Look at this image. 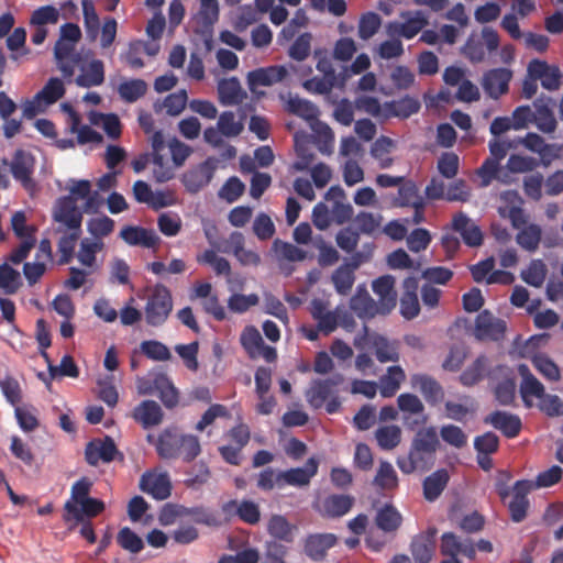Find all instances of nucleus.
Instances as JSON below:
<instances>
[{"mask_svg": "<svg viewBox=\"0 0 563 563\" xmlns=\"http://www.w3.org/2000/svg\"><path fill=\"white\" fill-rule=\"evenodd\" d=\"M104 509L103 501L89 497L80 505L76 507L75 512H68L63 515V519L65 522H69L74 520L75 522H82L85 518L96 517Z\"/></svg>", "mask_w": 563, "mask_h": 563, "instance_id": "39", "label": "nucleus"}, {"mask_svg": "<svg viewBox=\"0 0 563 563\" xmlns=\"http://www.w3.org/2000/svg\"><path fill=\"white\" fill-rule=\"evenodd\" d=\"M334 533H312L307 536L303 544L305 554L312 561L324 560L328 551L336 544Z\"/></svg>", "mask_w": 563, "mask_h": 563, "instance_id": "21", "label": "nucleus"}, {"mask_svg": "<svg viewBox=\"0 0 563 563\" xmlns=\"http://www.w3.org/2000/svg\"><path fill=\"white\" fill-rule=\"evenodd\" d=\"M147 91V84L140 78L122 81L118 87L120 98L128 102L133 103L142 98Z\"/></svg>", "mask_w": 563, "mask_h": 563, "instance_id": "46", "label": "nucleus"}, {"mask_svg": "<svg viewBox=\"0 0 563 563\" xmlns=\"http://www.w3.org/2000/svg\"><path fill=\"white\" fill-rule=\"evenodd\" d=\"M450 476L445 468H440L423 479V497L427 501H435L449 483Z\"/></svg>", "mask_w": 563, "mask_h": 563, "instance_id": "31", "label": "nucleus"}, {"mask_svg": "<svg viewBox=\"0 0 563 563\" xmlns=\"http://www.w3.org/2000/svg\"><path fill=\"white\" fill-rule=\"evenodd\" d=\"M185 433H179L176 428H166L158 435L156 452L164 460H176L180 456V449Z\"/></svg>", "mask_w": 563, "mask_h": 563, "instance_id": "20", "label": "nucleus"}, {"mask_svg": "<svg viewBox=\"0 0 563 563\" xmlns=\"http://www.w3.org/2000/svg\"><path fill=\"white\" fill-rule=\"evenodd\" d=\"M518 373L521 376L519 386L520 397L526 408L533 406V398L539 399L545 393L543 384L530 372L528 365L520 364Z\"/></svg>", "mask_w": 563, "mask_h": 563, "instance_id": "18", "label": "nucleus"}, {"mask_svg": "<svg viewBox=\"0 0 563 563\" xmlns=\"http://www.w3.org/2000/svg\"><path fill=\"white\" fill-rule=\"evenodd\" d=\"M272 251L274 252L277 262L279 263V267L284 269L282 264L283 261L288 262H301L307 257V253L299 249L298 246L284 242L279 239H276L272 244Z\"/></svg>", "mask_w": 563, "mask_h": 563, "instance_id": "40", "label": "nucleus"}, {"mask_svg": "<svg viewBox=\"0 0 563 563\" xmlns=\"http://www.w3.org/2000/svg\"><path fill=\"white\" fill-rule=\"evenodd\" d=\"M527 150L537 153L541 156L539 162L544 166H549L552 159L555 157L553 154V145L547 144L539 134L529 132L527 135L519 141Z\"/></svg>", "mask_w": 563, "mask_h": 563, "instance_id": "35", "label": "nucleus"}, {"mask_svg": "<svg viewBox=\"0 0 563 563\" xmlns=\"http://www.w3.org/2000/svg\"><path fill=\"white\" fill-rule=\"evenodd\" d=\"M102 247L103 242L100 240L82 239L77 253V260L81 265L92 267L96 263V254Z\"/></svg>", "mask_w": 563, "mask_h": 563, "instance_id": "58", "label": "nucleus"}, {"mask_svg": "<svg viewBox=\"0 0 563 563\" xmlns=\"http://www.w3.org/2000/svg\"><path fill=\"white\" fill-rule=\"evenodd\" d=\"M529 77L541 81V86L549 90H558L561 86L562 74L558 66L549 65L544 60L532 59L527 67Z\"/></svg>", "mask_w": 563, "mask_h": 563, "instance_id": "11", "label": "nucleus"}, {"mask_svg": "<svg viewBox=\"0 0 563 563\" xmlns=\"http://www.w3.org/2000/svg\"><path fill=\"white\" fill-rule=\"evenodd\" d=\"M9 166L13 179L20 183L26 191L33 194L37 188V184L33 178L35 168L34 156L26 151L18 150L15 151Z\"/></svg>", "mask_w": 563, "mask_h": 563, "instance_id": "5", "label": "nucleus"}, {"mask_svg": "<svg viewBox=\"0 0 563 563\" xmlns=\"http://www.w3.org/2000/svg\"><path fill=\"white\" fill-rule=\"evenodd\" d=\"M371 344L379 363H396L399 361V342L397 340H389L384 335L374 334L371 338Z\"/></svg>", "mask_w": 563, "mask_h": 563, "instance_id": "27", "label": "nucleus"}, {"mask_svg": "<svg viewBox=\"0 0 563 563\" xmlns=\"http://www.w3.org/2000/svg\"><path fill=\"white\" fill-rule=\"evenodd\" d=\"M383 221V216L380 213H374L368 211H360L353 218L354 229L360 232V234L365 235H374L376 231L380 228Z\"/></svg>", "mask_w": 563, "mask_h": 563, "instance_id": "45", "label": "nucleus"}, {"mask_svg": "<svg viewBox=\"0 0 563 563\" xmlns=\"http://www.w3.org/2000/svg\"><path fill=\"white\" fill-rule=\"evenodd\" d=\"M424 198L420 195L419 188L412 180L401 181L398 186L397 197L394 198L393 203L395 207H413L418 202L423 201Z\"/></svg>", "mask_w": 563, "mask_h": 563, "instance_id": "42", "label": "nucleus"}, {"mask_svg": "<svg viewBox=\"0 0 563 563\" xmlns=\"http://www.w3.org/2000/svg\"><path fill=\"white\" fill-rule=\"evenodd\" d=\"M188 100L187 91L185 89L169 93L163 101L156 100L153 104L154 111L159 113L163 109L172 117H176L183 112Z\"/></svg>", "mask_w": 563, "mask_h": 563, "instance_id": "37", "label": "nucleus"}, {"mask_svg": "<svg viewBox=\"0 0 563 563\" xmlns=\"http://www.w3.org/2000/svg\"><path fill=\"white\" fill-rule=\"evenodd\" d=\"M183 514L192 518L196 523L205 525L208 527L221 526L219 516L205 506H196L184 508Z\"/></svg>", "mask_w": 563, "mask_h": 563, "instance_id": "57", "label": "nucleus"}, {"mask_svg": "<svg viewBox=\"0 0 563 563\" xmlns=\"http://www.w3.org/2000/svg\"><path fill=\"white\" fill-rule=\"evenodd\" d=\"M411 385L413 388H418L426 401L432 406L439 404L443 399L444 391L442 386L429 375H412Z\"/></svg>", "mask_w": 563, "mask_h": 563, "instance_id": "25", "label": "nucleus"}, {"mask_svg": "<svg viewBox=\"0 0 563 563\" xmlns=\"http://www.w3.org/2000/svg\"><path fill=\"white\" fill-rule=\"evenodd\" d=\"M133 418L140 422L144 429L155 427L163 420V410L154 400H143L133 410Z\"/></svg>", "mask_w": 563, "mask_h": 563, "instance_id": "29", "label": "nucleus"}, {"mask_svg": "<svg viewBox=\"0 0 563 563\" xmlns=\"http://www.w3.org/2000/svg\"><path fill=\"white\" fill-rule=\"evenodd\" d=\"M547 265L542 260H532L526 269L520 273L521 279L529 286L539 288L543 285L547 277Z\"/></svg>", "mask_w": 563, "mask_h": 563, "instance_id": "48", "label": "nucleus"}, {"mask_svg": "<svg viewBox=\"0 0 563 563\" xmlns=\"http://www.w3.org/2000/svg\"><path fill=\"white\" fill-rule=\"evenodd\" d=\"M495 399L500 406H512L516 399V380L506 377L494 388Z\"/></svg>", "mask_w": 563, "mask_h": 563, "instance_id": "61", "label": "nucleus"}, {"mask_svg": "<svg viewBox=\"0 0 563 563\" xmlns=\"http://www.w3.org/2000/svg\"><path fill=\"white\" fill-rule=\"evenodd\" d=\"M117 455L122 454L118 451L114 440L106 435L103 439L90 441L85 449V457L89 465L97 466L99 462L110 463Z\"/></svg>", "mask_w": 563, "mask_h": 563, "instance_id": "10", "label": "nucleus"}, {"mask_svg": "<svg viewBox=\"0 0 563 563\" xmlns=\"http://www.w3.org/2000/svg\"><path fill=\"white\" fill-rule=\"evenodd\" d=\"M507 330L506 321L496 318L489 310H482L475 319L474 335L477 340L500 341Z\"/></svg>", "mask_w": 563, "mask_h": 563, "instance_id": "8", "label": "nucleus"}, {"mask_svg": "<svg viewBox=\"0 0 563 563\" xmlns=\"http://www.w3.org/2000/svg\"><path fill=\"white\" fill-rule=\"evenodd\" d=\"M406 379V373L399 365L387 367L386 373L379 378V393L384 398L393 397Z\"/></svg>", "mask_w": 563, "mask_h": 563, "instance_id": "33", "label": "nucleus"}, {"mask_svg": "<svg viewBox=\"0 0 563 563\" xmlns=\"http://www.w3.org/2000/svg\"><path fill=\"white\" fill-rule=\"evenodd\" d=\"M439 445L440 441L434 427L419 429L411 441L407 456H399L396 464L405 474H411L415 471L426 472L433 465Z\"/></svg>", "mask_w": 563, "mask_h": 563, "instance_id": "1", "label": "nucleus"}, {"mask_svg": "<svg viewBox=\"0 0 563 563\" xmlns=\"http://www.w3.org/2000/svg\"><path fill=\"white\" fill-rule=\"evenodd\" d=\"M452 229L457 232L463 242L471 247H476L483 243V233L477 224L464 212H459L453 217Z\"/></svg>", "mask_w": 563, "mask_h": 563, "instance_id": "23", "label": "nucleus"}, {"mask_svg": "<svg viewBox=\"0 0 563 563\" xmlns=\"http://www.w3.org/2000/svg\"><path fill=\"white\" fill-rule=\"evenodd\" d=\"M240 342L251 358H256L261 355V349L263 347L264 341L260 331L255 327H245L241 333Z\"/></svg>", "mask_w": 563, "mask_h": 563, "instance_id": "47", "label": "nucleus"}, {"mask_svg": "<svg viewBox=\"0 0 563 563\" xmlns=\"http://www.w3.org/2000/svg\"><path fill=\"white\" fill-rule=\"evenodd\" d=\"M402 523V516L391 504H385L375 516V525L385 533H393L399 529Z\"/></svg>", "mask_w": 563, "mask_h": 563, "instance_id": "32", "label": "nucleus"}, {"mask_svg": "<svg viewBox=\"0 0 563 563\" xmlns=\"http://www.w3.org/2000/svg\"><path fill=\"white\" fill-rule=\"evenodd\" d=\"M92 482L88 477L76 481L70 489V497L64 505L65 514L75 512L76 507L88 499Z\"/></svg>", "mask_w": 563, "mask_h": 563, "instance_id": "43", "label": "nucleus"}, {"mask_svg": "<svg viewBox=\"0 0 563 563\" xmlns=\"http://www.w3.org/2000/svg\"><path fill=\"white\" fill-rule=\"evenodd\" d=\"M512 75V70L506 67L488 69L483 74L481 86L489 98L498 100L508 92Z\"/></svg>", "mask_w": 563, "mask_h": 563, "instance_id": "9", "label": "nucleus"}, {"mask_svg": "<svg viewBox=\"0 0 563 563\" xmlns=\"http://www.w3.org/2000/svg\"><path fill=\"white\" fill-rule=\"evenodd\" d=\"M514 147L511 142L500 141L498 139H493L488 143L489 154L481 167L477 169V176L481 179V187H488L494 177L497 176V172H499L500 162L506 157L509 148Z\"/></svg>", "mask_w": 563, "mask_h": 563, "instance_id": "3", "label": "nucleus"}, {"mask_svg": "<svg viewBox=\"0 0 563 563\" xmlns=\"http://www.w3.org/2000/svg\"><path fill=\"white\" fill-rule=\"evenodd\" d=\"M372 289L378 296L383 316L388 314L396 307L397 301L395 278L391 275H383L372 283Z\"/></svg>", "mask_w": 563, "mask_h": 563, "instance_id": "24", "label": "nucleus"}, {"mask_svg": "<svg viewBox=\"0 0 563 563\" xmlns=\"http://www.w3.org/2000/svg\"><path fill=\"white\" fill-rule=\"evenodd\" d=\"M65 93L64 84L59 78H51L46 85L35 95V99H41L46 106L55 103Z\"/></svg>", "mask_w": 563, "mask_h": 563, "instance_id": "60", "label": "nucleus"}, {"mask_svg": "<svg viewBox=\"0 0 563 563\" xmlns=\"http://www.w3.org/2000/svg\"><path fill=\"white\" fill-rule=\"evenodd\" d=\"M344 382V376L340 373L333 374L324 379H313L305 393L309 406L313 409H321L325 401L335 394L336 387Z\"/></svg>", "mask_w": 563, "mask_h": 563, "instance_id": "7", "label": "nucleus"}, {"mask_svg": "<svg viewBox=\"0 0 563 563\" xmlns=\"http://www.w3.org/2000/svg\"><path fill=\"white\" fill-rule=\"evenodd\" d=\"M287 74V68L283 65L260 67L247 73L246 84L250 91L260 99L265 96V91L258 90V87H271L280 82Z\"/></svg>", "mask_w": 563, "mask_h": 563, "instance_id": "6", "label": "nucleus"}, {"mask_svg": "<svg viewBox=\"0 0 563 563\" xmlns=\"http://www.w3.org/2000/svg\"><path fill=\"white\" fill-rule=\"evenodd\" d=\"M420 101L410 96H406L399 100H394L389 104L390 113L398 118H409L420 110Z\"/></svg>", "mask_w": 563, "mask_h": 563, "instance_id": "59", "label": "nucleus"}, {"mask_svg": "<svg viewBox=\"0 0 563 563\" xmlns=\"http://www.w3.org/2000/svg\"><path fill=\"white\" fill-rule=\"evenodd\" d=\"M484 423L492 426L509 439L516 438L522 428L521 419L518 415L504 410L493 411L484 418Z\"/></svg>", "mask_w": 563, "mask_h": 563, "instance_id": "15", "label": "nucleus"}, {"mask_svg": "<svg viewBox=\"0 0 563 563\" xmlns=\"http://www.w3.org/2000/svg\"><path fill=\"white\" fill-rule=\"evenodd\" d=\"M75 44L66 41L58 40L54 46V57L57 63L58 69L65 78L73 77L70 65L65 64L71 55H74Z\"/></svg>", "mask_w": 563, "mask_h": 563, "instance_id": "52", "label": "nucleus"}, {"mask_svg": "<svg viewBox=\"0 0 563 563\" xmlns=\"http://www.w3.org/2000/svg\"><path fill=\"white\" fill-rule=\"evenodd\" d=\"M53 218L68 230H81L82 213L71 196L60 197L56 201Z\"/></svg>", "mask_w": 563, "mask_h": 563, "instance_id": "12", "label": "nucleus"}, {"mask_svg": "<svg viewBox=\"0 0 563 563\" xmlns=\"http://www.w3.org/2000/svg\"><path fill=\"white\" fill-rule=\"evenodd\" d=\"M140 489L156 500H165L172 494V483L167 473L145 472L140 479Z\"/></svg>", "mask_w": 563, "mask_h": 563, "instance_id": "13", "label": "nucleus"}, {"mask_svg": "<svg viewBox=\"0 0 563 563\" xmlns=\"http://www.w3.org/2000/svg\"><path fill=\"white\" fill-rule=\"evenodd\" d=\"M541 163L531 156L511 154L508 157L506 168L511 174H522L534 170Z\"/></svg>", "mask_w": 563, "mask_h": 563, "instance_id": "63", "label": "nucleus"}, {"mask_svg": "<svg viewBox=\"0 0 563 563\" xmlns=\"http://www.w3.org/2000/svg\"><path fill=\"white\" fill-rule=\"evenodd\" d=\"M292 529L290 522L282 515H273L267 522L268 533L280 541L291 542Z\"/></svg>", "mask_w": 563, "mask_h": 563, "instance_id": "49", "label": "nucleus"}, {"mask_svg": "<svg viewBox=\"0 0 563 563\" xmlns=\"http://www.w3.org/2000/svg\"><path fill=\"white\" fill-rule=\"evenodd\" d=\"M117 541L120 547L131 553H140L144 549V542L132 529L123 527L120 529Z\"/></svg>", "mask_w": 563, "mask_h": 563, "instance_id": "64", "label": "nucleus"}, {"mask_svg": "<svg viewBox=\"0 0 563 563\" xmlns=\"http://www.w3.org/2000/svg\"><path fill=\"white\" fill-rule=\"evenodd\" d=\"M534 368L548 380L558 382L561 378V371L556 363L543 353L536 354L532 360Z\"/></svg>", "mask_w": 563, "mask_h": 563, "instance_id": "51", "label": "nucleus"}, {"mask_svg": "<svg viewBox=\"0 0 563 563\" xmlns=\"http://www.w3.org/2000/svg\"><path fill=\"white\" fill-rule=\"evenodd\" d=\"M355 268L346 262L342 263L331 275V282L335 291L341 296H346L355 282Z\"/></svg>", "mask_w": 563, "mask_h": 563, "instance_id": "36", "label": "nucleus"}, {"mask_svg": "<svg viewBox=\"0 0 563 563\" xmlns=\"http://www.w3.org/2000/svg\"><path fill=\"white\" fill-rule=\"evenodd\" d=\"M81 74L75 79L78 87L90 88L100 86L104 81V65L100 59H92L88 67H80Z\"/></svg>", "mask_w": 563, "mask_h": 563, "instance_id": "34", "label": "nucleus"}, {"mask_svg": "<svg viewBox=\"0 0 563 563\" xmlns=\"http://www.w3.org/2000/svg\"><path fill=\"white\" fill-rule=\"evenodd\" d=\"M354 503L350 495H330L323 501L324 515L329 518H339L346 515Z\"/></svg>", "mask_w": 563, "mask_h": 563, "instance_id": "41", "label": "nucleus"}, {"mask_svg": "<svg viewBox=\"0 0 563 563\" xmlns=\"http://www.w3.org/2000/svg\"><path fill=\"white\" fill-rule=\"evenodd\" d=\"M542 238V229L539 224L530 223L519 230L516 242L528 252L538 250Z\"/></svg>", "mask_w": 563, "mask_h": 563, "instance_id": "44", "label": "nucleus"}, {"mask_svg": "<svg viewBox=\"0 0 563 563\" xmlns=\"http://www.w3.org/2000/svg\"><path fill=\"white\" fill-rule=\"evenodd\" d=\"M350 308L362 320L373 319L377 314L383 316L380 302L375 301L363 286H358L351 297Z\"/></svg>", "mask_w": 563, "mask_h": 563, "instance_id": "16", "label": "nucleus"}, {"mask_svg": "<svg viewBox=\"0 0 563 563\" xmlns=\"http://www.w3.org/2000/svg\"><path fill=\"white\" fill-rule=\"evenodd\" d=\"M84 25L86 29L87 37L95 41L100 31V20L96 12L92 0H81Z\"/></svg>", "mask_w": 563, "mask_h": 563, "instance_id": "54", "label": "nucleus"}, {"mask_svg": "<svg viewBox=\"0 0 563 563\" xmlns=\"http://www.w3.org/2000/svg\"><path fill=\"white\" fill-rule=\"evenodd\" d=\"M245 112L240 111L239 114L233 111H223L218 118L217 125L227 139L238 137L244 130Z\"/></svg>", "mask_w": 563, "mask_h": 563, "instance_id": "30", "label": "nucleus"}, {"mask_svg": "<svg viewBox=\"0 0 563 563\" xmlns=\"http://www.w3.org/2000/svg\"><path fill=\"white\" fill-rule=\"evenodd\" d=\"M154 386L159 391V398L167 408H173L178 402V393L172 382L164 375L154 379Z\"/></svg>", "mask_w": 563, "mask_h": 563, "instance_id": "62", "label": "nucleus"}, {"mask_svg": "<svg viewBox=\"0 0 563 563\" xmlns=\"http://www.w3.org/2000/svg\"><path fill=\"white\" fill-rule=\"evenodd\" d=\"M287 110L309 122L317 121L320 113L318 107L313 102L300 98L297 95H289L287 100Z\"/></svg>", "mask_w": 563, "mask_h": 563, "instance_id": "38", "label": "nucleus"}, {"mask_svg": "<svg viewBox=\"0 0 563 563\" xmlns=\"http://www.w3.org/2000/svg\"><path fill=\"white\" fill-rule=\"evenodd\" d=\"M219 159L209 156L200 164L189 168L181 176V184L190 194H197L207 187L214 176Z\"/></svg>", "mask_w": 563, "mask_h": 563, "instance_id": "4", "label": "nucleus"}, {"mask_svg": "<svg viewBox=\"0 0 563 563\" xmlns=\"http://www.w3.org/2000/svg\"><path fill=\"white\" fill-rule=\"evenodd\" d=\"M199 264L210 265L217 275L230 276L231 265L224 257L218 256L213 249L206 250L196 257Z\"/></svg>", "mask_w": 563, "mask_h": 563, "instance_id": "55", "label": "nucleus"}, {"mask_svg": "<svg viewBox=\"0 0 563 563\" xmlns=\"http://www.w3.org/2000/svg\"><path fill=\"white\" fill-rule=\"evenodd\" d=\"M217 90L219 102L222 106H236L246 98V92L242 89L236 77L221 79L218 82Z\"/></svg>", "mask_w": 563, "mask_h": 563, "instance_id": "26", "label": "nucleus"}, {"mask_svg": "<svg viewBox=\"0 0 563 563\" xmlns=\"http://www.w3.org/2000/svg\"><path fill=\"white\" fill-rule=\"evenodd\" d=\"M375 439L380 449L393 450L401 441V429L396 424L380 427L375 431Z\"/></svg>", "mask_w": 563, "mask_h": 563, "instance_id": "50", "label": "nucleus"}, {"mask_svg": "<svg viewBox=\"0 0 563 563\" xmlns=\"http://www.w3.org/2000/svg\"><path fill=\"white\" fill-rule=\"evenodd\" d=\"M488 358L479 355L474 363L468 366L460 376V380L464 386H473L478 383L485 375Z\"/></svg>", "mask_w": 563, "mask_h": 563, "instance_id": "56", "label": "nucleus"}, {"mask_svg": "<svg viewBox=\"0 0 563 563\" xmlns=\"http://www.w3.org/2000/svg\"><path fill=\"white\" fill-rule=\"evenodd\" d=\"M373 485L380 489H393L398 486L397 473L388 461H380Z\"/></svg>", "mask_w": 563, "mask_h": 563, "instance_id": "53", "label": "nucleus"}, {"mask_svg": "<svg viewBox=\"0 0 563 563\" xmlns=\"http://www.w3.org/2000/svg\"><path fill=\"white\" fill-rule=\"evenodd\" d=\"M554 100L545 95L539 96L533 101V123H536L538 130L543 133H552L556 129V120L554 118L552 106Z\"/></svg>", "mask_w": 563, "mask_h": 563, "instance_id": "22", "label": "nucleus"}, {"mask_svg": "<svg viewBox=\"0 0 563 563\" xmlns=\"http://www.w3.org/2000/svg\"><path fill=\"white\" fill-rule=\"evenodd\" d=\"M119 236L128 245L143 249H156L161 242L159 235L153 229H146L140 225L123 227Z\"/></svg>", "mask_w": 563, "mask_h": 563, "instance_id": "14", "label": "nucleus"}, {"mask_svg": "<svg viewBox=\"0 0 563 563\" xmlns=\"http://www.w3.org/2000/svg\"><path fill=\"white\" fill-rule=\"evenodd\" d=\"M319 462L316 457H309L302 467H292L286 471H279V478L283 487L285 485L294 487H303L309 485L311 478L318 472Z\"/></svg>", "mask_w": 563, "mask_h": 563, "instance_id": "19", "label": "nucleus"}, {"mask_svg": "<svg viewBox=\"0 0 563 563\" xmlns=\"http://www.w3.org/2000/svg\"><path fill=\"white\" fill-rule=\"evenodd\" d=\"M401 16L405 19L401 23H394L395 32L407 40L413 38L427 24L428 19L423 11H415L402 13Z\"/></svg>", "mask_w": 563, "mask_h": 563, "instance_id": "28", "label": "nucleus"}, {"mask_svg": "<svg viewBox=\"0 0 563 563\" xmlns=\"http://www.w3.org/2000/svg\"><path fill=\"white\" fill-rule=\"evenodd\" d=\"M438 530L429 527L424 532L413 537L410 551L415 563H429L435 550V538Z\"/></svg>", "mask_w": 563, "mask_h": 563, "instance_id": "17", "label": "nucleus"}, {"mask_svg": "<svg viewBox=\"0 0 563 563\" xmlns=\"http://www.w3.org/2000/svg\"><path fill=\"white\" fill-rule=\"evenodd\" d=\"M174 307L170 290L164 285H156L147 297L144 306V319L147 325L163 327L168 320Z\"/></svg>", "mask_w": 563, "mask_h": 563, "instance_id": "2", "label": "nucleus"}]
</instances>
